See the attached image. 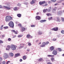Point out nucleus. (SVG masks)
Returning a JSON list of instances; mask_svg holds the SVG:
<instances>
[{"label": "nucleus", "instance_id": "nucleus-1", "mask_svg": "<svg viewBox=\"0 0 64 64\" xmlns=\"http://www.w3.org/2000/svg\"><path fill=\"white\" fill-rule=\"evenodd\" d=\"M12 17L9 16H7L6 18V22H9L10 21H11Z\"/></svg>", "mask_w": 64, "mask_h": 64}, {"label": "nucleus", "instance_id": "nucleus-2", "mask_svg": "<svg viewBox=\"0 0 64 64\" xmlns=\"http://www.w3.org/2000/svg\"><path fill=\"white\" fill-rule=\"evenodd\" d=\"M17 47V46L14 44H12L10 46V48L12 50H15Z\"/></svg>", "mask_w": 64, "mask_h": 64}, {"label": "nucleus", "instance_id": "nucleus-3", "mask_svg": "<svg viewBox=\"0 0 64 64\" xmlns=\"http://www.w3.org/2000/svg\"><path fill=\"white\" fill-rule=\"evenodd\" d=\"M8 25L11 28H13L14 27V23L13 22L11 21L9 23Z\"/></svg>", "mask_w": 64, "mask_h": 64}, {"label": "nucleus", "instance_id": "nucleus-4", "mask_svg": "<svg viewBox=\"0 0 64 64\" xmlns=\"http://www.w3.org/2000/svg\"><path fill=\"white\" fill-rule=\"evenodd\" d=\"M49 43V42H44L42 44V45L40 46V47H44V46H45V45H47Z\"/></svg>", "mask_w": 64, "mask_h": 64}, {"label": "nucleus", "instance_id": "nucleus-5", "mask_svg": "<svg viewBox=\"0 0 64 64\" xmlns=\"http://www.w3.org/2000/svg\"><path fill=\"white\" fill-rule=\"evenodd\" d=\"M3 57L5 59H7L8 57V55L7 54L5 53L4 54Z\"/></svg>", "mask_w": 64, "mask_h": 64}, {"label": "nucleus", "instance_id": "nucleus-6", "mask_svg": "<svg viewBox=\"0 0 64 64\" xmlns=\"http://www.w3.org/2000/svg\"><path fill=\"white\" fill-rule=\"evenodd\" d=\"M52 54L54 55H56L57 54V52L55 50H54L52 52Z\"/></svg>", "mask_w": 64, "mask_h": 64}, {"label": "nucleus", "instance_id": "nucleus-7", "mask_svg": "<svg viewBox=\"0 0 64 64\" xmlns=\"http://www.w3.org/2000/svg\"><path fill=\"white\" fill-rule=\"evenodd\" d=\"M55 48L53 46H52L50 47V50L52 51H53V50H54V49Z\"/></svg>", "mask_w": 64, "mask_h": 64}, {"label": "nucleus", "instance_id": "nucleus-8", "mask_svg": "<svg viewBox=\"0 0 64 64\" xmlns=\"http://www.w3.org/2000/svg\"><path fill=\"white\" fill-rule=\"evenodd\" d=\"M58 28L56 27V28H52V31H58Z\"/></svg>", "mask_w": 64, "mask_h": 64}, {"label": "nucleus", "instance_id": "nucleus-9", "mask_svg": "<svg viewBox=\"0 0 64 64\" xmlns=\"http://www.w3.org/2000/svg\"><path fill=\"white\" fill-rule=\"evenodd\" d=\"M3 7L4 8H6V9L8 10H10V8L8 6H3Z\"/></svg>", "mask_w": 64, "mask_h": 64}, {"label": "nucleus", "instance_id": "nucleus-10", "mask_svg": "<svg viewBox=\"0 0 64 64\" xmlns=\"http://www.w3.org/2000/svg\"><path fill=\"white\" fill-rule=\"evenodd\" d=\"M46 20H40V23H43V22H46Z\"/></svg>", "mask_w": 64, "mask_h": 64}, {"label": "nucleus", "instance_id": "nucleus-11", "mask_svg": "<svg viewBox=\"0 0 64 64\" xmlns=\"http://www.w3.org/2000/svg\"><path fill=\"white\" fill-rule=\"evenodd\" d=\"M36 19H37V20H40L41 19V17L39 16H37L36 17Z\"/></svg>", "mask_w": 64, "mask_h": 64}, {"label": "nucleus", "instance_id": "nucleus-12", "mask_svg": "<svg viewBox=\"0 0 64 64\" xmlns=\"http://www.w3.org/2000/svg\"><path fill=\"white\" fill-rule=\"evenodd\" d=\"M12 32H13L14 33H15L16 34H18V31H15V30H12Z\"/></svg>", "mask_w": 64, "mask_h": 64}, {"label": "nucleus", "instance_id": "nucleus-13", "mask_svg": "<svg viewBox=\"0 0 64 64\" xmlns=\"http://www.w3.org/2000/svg\"><path fill=\"white\" fill-rule=\"evenodd\" d=\"M9 55L10 56H11L12 57H13L14 55V54L12 52H11L9 54Z\"/></svg>", "mask_w": 64, "mask_h": 64}, {"label": "nucleus", "instance_id": "nucleus-14", "mask_svg": "<svg viewBox=\"0 0 64 64\" xmlns=\"http://www.w3.org/2000/svg\"><path fill=\"white\" fill-rule=\"evenodd\" d=\"M45 2H46L45 1H44L42 2H40V5H42V4H44V3H45Z\"/></svg>", "mask_w": 64, "mask_h": 64}, {"label": "nucleus", "instance_id": "nucleus-15", "mask_svg": "<svg viewBox=\"0 0 64 64\" xmlns=\"http://www.w3.org/2000/svg\"><path fill=\"white\" fill-rule=\"evenodd\" d=\"M18 9H19V8H17L16 7H15L14 8V10L16 11V10H18Z\"/></svg>", "mask_w": 64, "mask_h": 64}, {"label": "nucleus", "instance_id": "nucleus-16", "mask_svg": "<svg viewBox=\"0 0 64 64\" xmlns=\"http://www.w3.org/2000/svg\"><path fill=\"white\" fill-rule=\"evenodd\" d=\"M20 55V54H16L15 55V57H18V56H19Z\"/></svg>", "mask_w": 64, "mask_h": 64}, {"label": "nucleus", "instance_id": "nucleus-17", "mask_svg": "<svg viewBox=\"0 0 64 64\" xmlns=\"http://www.w3.org/2000/svg\"><path fill=\"white\" fill-rule=\"evenodd\" d=\"M25 30H26L25 28H24V27L22 28V32H23L24 31H25Z\"/></svg>", "mask_w": 64, "mask_h": 64}, {"label": "nucleus", "instance_id": "nucleus-18", "mask_svg": "<svg viewBox=\"0 0 64 64\" xmlns=\"http://www.w3.org/2000/svg\"><path fill=\"white\" fill-rule=\"evenodd\" d=\"M57 21H58V22H60L61 20H60V19L59 18V17H57Z\"/></svg>", "mask_w": 64, "mask_h": 64}, {"label": "nucleus", "instance_id": "nucleus-19", "mask_svg": "<svg viewBox=\"0 0 64 64\" xmlns=\"http://www.w3.org/2000/svg\"><path fill=\"white\" fill-rule=\"evenodd\" d=\"M30 3L31 4H34V3H35V1H34V0H32Z\"/></svg>", "mask_w": 64, "mask_h": 64}, {"label": "nucleus", "instance_id": "nucleus-20", "mask_svg": "<svg viewBox=\"0 0 64 64\" xmlns=\"http://www.w3.org/2000/svg\"><path fill=\"white\" fill-rule=\"evenodd\" d=\"M22 59H23V60H26V59H27V58L25 56H24L22 57Z\"/></svg>", "mask_w": 64, "mask_h": 64}, {"label": "nucleus", "instance_id": "nucleus-21", "mask_svg": "<svg viewBox=\"0 0 64 64\" xmlns=\"http://www.w3.org/2000/svg\"><path fill=\"white\" fill-rule=\"evenodd\" d=\"M62 13V12L61 11H60V12H58V15H60Z\"/></svg>", "mask_w": 64, "mask_h": 64}, {"label": "nucleus", "instance_id": "nucleus-22", "mask_svg": "<svg viewBox=\"0 0 64 64\" xmlns=\"http://www.w3.org/2000/svg\"><path fill=\"white\" fill-rule=\"evenodd\" d=\"M48 57H54V55H48Z\"/></svg>", "mask_w": 64, "mask_h": 64}, {"label": "nucleus", "instance_id": "nucleus-23", "mask_svg": "<svg viewBox=\"0 0 64 64\" xmlns=\"http://www.w3.org/2000/svg\"><path fill=\"white\" fill-rule=\"evenodd\" d=\"M51 60L52 62H53V61H54V60H55V59H54V58H52L51 59Z\"/></svg>", "mask_w": 64, "mask_h": 64}, {"label": "nucleus", "instance_id": "nucleus-24", "mask_svg": "<svg viewBox=\"0 0 64 64\" xmlns=\"http://www.w3.org/2000/svg\"><path fill=\"white\" fill-rule=\"evenodd\" d=\"M17 16L18 17H21V14H17Z\"/></svg>", "mask_w": 64, "mask_h": 64}, {"label": "nucleus", "instance_id": "nucleus-25", "mask_svg": "<svg viewBox=\"0 0 64 64\" xmlns=\"http://www.w3.org/2000/svg\"><path fill=\"white\" fill-rule=\"evenodd\" d=\"M46 15L48 16H51V14H50V13H47L46 14Z\"/></svg>", "mask_w": 64, "mask_h": 64}, {"label": "nucleus", "instance_id": "nucleus-26", "mask_svg": "<svg viewBox=\"0 0 64 64\" xmlns=\"http://www.w3.org/2000/svg\"><path fill=\"white\" fill-rule=\"evenodd\" d=\"M47 10V9H44L43 10V12H44V13L45 12H46V11Z\"/></svg>", "mask_w": 64, "mask_h": 64}, {"label": "nucleus", "instance_id": "nucleus-27", "mask_svg": "<svg viewBox=\"0 0 64 64\" xmlns=\"http://www.w3.org/2000/svg\"><path fill=\"white\" fill-rule=\"evenodd\" d=\"M58 49L60 52L62 51V49L60 48H58Z\"/></svg>", "mask_w": 64, "mask_h": 64}, {"label": "nucleus", "instance_id": "nucleus-28", "mask_svg": "<svg viewBox=\"0 0 64 64\" xmlns=\"http://www.w3.org/2000/svg\"><path fill=\"white\" fill-rule=\"evenodd\" d=\"M31 36L29 34H28L26 36V37L27 38H29L30 37V36Z\"/></svg>", "mask_w": 64, "mask_h": 64}, {"label": "nucleus", "instance_id": "nucleus-29", "mask_svg": "<svg viewBox=\"0 0 64 64\" xmlns=\"http://www.w3.org/2000/svg\"><path fill=\"white\" fill-rule=\"evenodd\" d=\"M38 33L39 35H41V34H42V32H40V31H39L38 32Z\"/></svg>", "mask_w": 64, "mask_h": 64}, {"label": "nucleus", "instance_id": "nucleus-30", "mask_svg": "<svg viewBox=\"0 0 64 64\" xmlns=\"http://www.w3.org/2000/svg\"><path fill=\"white\" fill-rule=\"evenodd\" d=\"M8 27L7 26L4 27V29H8Z\"/></svg>", "mask_w": 64, "mask_h": 64}, {"label": "nucleus", "instance_id": "nucleus-31", "mask_svg": "<svg viewBox=\"0 0 64 64\" xmlns=\"http://www.w3.org/2000/svg\"><path fill=\"white\" fill-rule=\"evenodd\" d=\"M17 5L18 6H21V4L18 3V4H17Z\"/></svg>", "mask_w": 64, "mask_h": 64}, {"label": "nucleus", "instance_id": "nucleus-32", "mask_svg": "<svg viewBox=\"0 0 64 64\" xmlns=\"http://www.w3.org/2000/svg\"><path fill=\"white\" fill-rule=\"evenodd\" d=\"M29 42H28V45L29 46H30L31 45V44L30 43H29Z\"/></svg>", "mask_w": 64, "mask_h": 64}, {"label": "nucleus", "instance_id": "nucleus-33", "mask_svg": "<svg viewBox=\"0 0 64 64\" xmlns=\"http://www.w3.org/2000/svg\"><path fill=\"white\" fill-rule=\"evenodd\" d=\"M61 20L62 22H64V18H62Z\"/></svg>", "mask_w": 64, "mask_h": 64}, {"label": "nucleus", "instance_id": "nucleus-34", "mask_svg": "<svg viewBox=\"0 0 64 64\" xmlns=\"http://www.w3.org/2000/svg\"><path fill=\"white\" fill-rule=\"evenodd\" d=\"M3 26H4L2 25L1 26L0 28V29L1 30H2V29H3Z\"/></svg>", "mask_w": 64, "mask_h": 64}, {"label": "nucleus", "instance_id": "nucleus-35", "mask_svg": "<svg viewBox=\"0 0 64 64\" xmlns=\"http://www.w3.org/2000/svg\"><path fill=\"white\" fill-rule=\"evenodd\" d=\"M30 27H35V26L34 25H32L30 26Z\"/></svg>", "mask_w": 64, "mask_h": 64}, {"label": "nucleus", "instance_id": "nucleus-36", "mask_svg": "<svg viewBox=\"0 0 64 64\" xmlns=\"http://www.w3.org/2000/svg\"><path fill=\"white\" fill-rule=\"evenodd\" d=\"M42 60H43V59L42 58H40L39 59V61H42Z\"/></svg>", "mask_w": 64, "mask_h": 64}, {"label": "nucleus", "instance_id": "nucleus-37", "mask_svg": "<svg viewBox=\"0 0 64 64\" xmlns=\"http://www.w3.org/2000/svg\"><path fill=\"white\" fill-rule=\"evenodd\" d=\"M10 62V61H8L6 62V64H8Z\"/></svg>", "mask_w": 64, "mask_h": 64}, {"label": "nucleus", "instance_id": "nucleus-38", "mask_svg": "<svg viewBox=\"0 0 64 64\" xmlns=\"http://www.w3.org/2000/svg\"><path fill=\"white\" fill-rule=\"evenodd\" d=\"M52 17H51L50 18H49L48 19L49 20H51V19H52Z\"/></svg>", "mask_w": 64, "mask_h": 64}, {"label": "nucleus", "instance_id": "nucleus-39", "mask_svg": "<svg viewBox=\"0 0 64 64\" xmlns=\"http://www.w3.org/2000/svg\"><path fill=\"white\" fill-rule=\"evenodd\" d=\"M7 47L8 48L10 49V48H11V46H10L9 45H8L7 46Z\"/></svg>", "mask_w": 64, "mask_h": 64}, {"label": "nucleus", "instance_id": "nucleus-40", "mask_svg": "<svg viewBox=\"0 0 64 64\" xmlns=\"http://www.w3.org/2000/svg\"><path fill=\"white\" fill-rule=\"evenodd\" d=\"M23 47H24L23 46H21L19 48V49H21L22 48H23Z\"/></svg>", "mask_w": 64, "mask_h": 64}, {"label": "nucleus", "instance_id": "nucleus-41", "mask_svg": "<svg viewBox=\"0 0 64 64\" xmlns=\"http://www.w3.org/2000/svg\"><path fill=\"white\" fill-rule=\"evenodd\" d=\"M61 32L62 34H64V31L63 30H62L61 31Z\"/></svg>", "mask_w": 64, "mask_h": 64}, {"label": "nucleus", "instance_id": "nucleus-42", "mask_svg": "<svg viewBox=\"0 0 64 64\" xmlns=\"http://www.w3.org/2000/svg\"><path fill=\"white\" fill-rule=\"evenodd\" d=\"M18 26H19L20 27H21L22 26L21 25V24H18Z\"/></svg>", "mask_w": 64, "mask_h": 64}, {"label": "nucleus", "instance_id": "nucleus-43", "mask_svg": "<svg viewBox=\"0 0 64 64\" xmlns=\"http://www.w3.org/2000/svg\"><path fill=\"white\" fill-rule=\"evenodd\" d=\"M18 38H20V37H22V36L20 35H19L18 36Z\"/></svg>", "mask_w": 64, "mask_h": 64}, {"label": "nucleus", "instance_id": "nucleus-44", "mask_svg": "<svg viewBox=\"0 0 64 64\" xmlns=\"http://www.w3.org/2000/svg\"><path fill=\"white\" fill-rule=\"evenodd\" d=\"M8 41H11V38H8Z\"/></svg>", "mask_w": 64, "mask_h": 64}, {"label": "nucleus", "instance_id": "nucleus-45", "mask_svg": "<svg viewBox=\"0 0 64 64\" xmlns=\"http://www.w3.org/2000/svg\"><path fill=\"white\" fill-rule=\"evenodd\" d=\"M51 1H52L53 2H55L56 1V0H51Z\"/></svg>", "mask_w": 64, "mask_h": 64}, {"label": "nucleus", "instance_id": "nucleus-46", "mask_svg": "<svg viewBox=\"0 0 64 64\" xmlns=\"http://www.w3.org/2000/svg\"><path fill=\"white\" fill-rule=\"evenodd\" d=\"M56 38H53L52 39V41H56Z\"/></svg>", "mask_w": 64, "mask_h": 64}, {"label": "nucleus", "instance_id": "nucleus-47", "mask_svg": "<svg viewBox=\"0 0 64 64\" xmlns=\"http://www.w3.org/2000/svg\"><path fill=\"white\" fill-rule=\"evenodd\" d=\"M3 41L2 40H0V43H3Z\"/></svg>", "mask_w": 64, "mask_h": 64}, {"label": "nucleus", "instance_id": "nucleus-48", "mask_svg": "<svg viewBox=\"0 0 64 64\" xmlns=\"http://www.w3.org/2000/svg\"><path fill=\"white\" fill-rule=\"evenodd\" d=\"M51 11V9H49L47 10L48 12H50Z\"/></svg>", "mask_w": 64, "mask_h": 64}, {"label": "nucleus", "instance_id": "nucleus-49", "mask_svg": "<svg viewBox=\"0 0 64 64\" xmlns=\"http://www.w3.org/2000/svg\"><path fill=\"white\" fill-rule=\"evenodd\" d=\"M2 60V58L1 57H0V61Z\"/></svg>", "mask_w": 64, "mask_h": 64}, {"label": "nucleus", "instance_id": "nucleus-50", "mask_svg": "<svg viewBox=\"0 0 64 64\" xmlns=\"http://www.w3.org/2000/svg\"><path fill=\"white\" fill-rule=\"evenodd\" d=\"M16 37V36L15 35V36H13L12 37V38H15V37Z\"/></svg>", "mask_w": 64, "mask_h": 64}, {"label": "nucleus", "instance_id": "nucleus-51", "mask_svg": "<svg viewBox=\"0 0 64 64\" xmlns=\"http://www.w3.org/2000/svg\"><path fill=\"white\" fill-rule=\"evenodd\" d=\"M27 51H28V52H29L30 51V49H28L27 50Z\"/></svg>", "mask_w": 64, "mask_h": 64}, {"label": "nucleus", "instance_id": "nucleus-52", "mask_svg": "<svg viewBox=\"0 0 64 64\" xmlns=\"http://www.w3.org/2000/svg\"><path fill=\"white\" fill-rule=\"evenodd\" d=\"M47 64H52L51 62H49L47 63Z\"/></svg>", "mask_w": 64, "mask_h": 64}, {"label": "nucleus", "instance_id": "nucleus-53", "mask_svg": "<svg viewBox=\"0 0 64 64\" xmlns=\"http://www.w3.org/2000/svg\"><path fill=\"white\" fill-rule=\"evenodd\" d=\"M9 49H10V48H6V50H8V51H9Z\"/></svg>", "mask_w": 64, "mask_h": 64}, {"label": "nucleus", "instance_id": "nucleus-54", "mask_svg": "<svg viewBox=\"0 0 64 64\" xmlns=\"http://www.w3.org/2000/svg\"><path fill=\"white\" fill-rule=\"evenodd\" d=\"M24 4L25 5H28V3L27 2H26L24 3Z\"/></svg>", "mask_w": 64, "mask_h": 64}, {"label": "nucleus", "instance_id": "nucleus-55", "mask_svg": "<svg viewBox=\"0 0 64 64\" xmlns=\"http://www.w3.org/2000/svg\"><path fill=\"white\" fill-rule=\"evenodd\" d=\"M4 37H5V35H2V38H4Z\"/></svg>", "mask_w": 64, "mask_h": 64}, {"label": "nucleus", "instance_id": "nucleus-56", "mask_svg": "<svg viewBox=\"0 0 64 64\" xmlns=\"http://www.w3.org/2000/svg\"><path fill=\"white\" fill-rule=\"evenodd\" d=\"M22 59H20V62H22Z\"/></svg>", "mask_w": 64, "mask_h": 64}, {"label": "nucleus", "instance_id": "nucleus-57", "mask_svg": "<svg viewBox=\"0 0 64 64\" xmlns=\"http://www.w3.org/2000/svg\"><path fill=\"white\" fill-rule=\"evenodd\" d=\"M5 4H6L8 6V5H9V4H8V2H7Z\"/></svg>", "mask_w": 64, "mask_h": 64}, {"label": "nucleus", "instance_id": "nucleus-58", "mask_svg": "<svg viewBox=\"0 0 64 64\" xmlns=\"http://www.w3.org/2000/svg\"><path fill=\"white\" fill-rule=\"evenodd\" d=\"M56 9H55V8H54L53 9V10L54 11H56Z\"/></svg>", "mask_w": 64, "mask_h": 64}, {"label": "nucleus", "instance_id": "nucleus-59", "mask_svg": "<svg viewBox=\"0 0 64 64\" xmlns=\"http://www.w3.org/2000/svg\"><path fill=\"white\" fill-rule=\"evenodd\" d=\"M58 5V4H54L55 6H56V5Z\"/></svg>", "mask_w": 64, "mask_h": 64}, {"label": "nucleus", "instance_id": "nucleus-60", "mask_svg": "<svg viewBox=\"0 0 64 64\" xmlns=\"http://www.w3.org/2000/svg\"><path fill=\"white\" fill-rule=\"evenodd\" d=\"M47 5V4H45V5L44 6H46Z\"/></svg>", "mask_w": 64, "mask_h": 64}, {"label": "nucleus", "instance_id": "nucleus-61", "mask_svg": "<svg viewBox=\"0 0 64 64\" xmlns=\"http://www.w3.org/2000/svg\"><path fill=\"white\" fill-rule=\"evenodd\" d=\"M2 8V6L0 5V8Z\"/></svg>", "mask_w": 64, "mask_h": 64}, {"label": "nucleus", "instance_id": "nucleus-62", "mask_svg": "<svg viewBox=\"0 0 64 64\" xmlns=\"http://www.w3.org/2000/svg\"><path fill=\"white\" fill-rule=\"evenodd\" d=\"M49 9H50V10H51V7H50L49 8Z\"/></svg>", "mask_w": 64, "mask_h": 64}, {"label": "nucleus", "instance_id": "nucleus-63", "mask_svg": "<svg viewBox=\"0 0 64 64\" xmlns=\"http://www.w3.org/2000/svg\"><path fill=\"white\" fill-rule=\"evenodd\" d=\"M64 0H60L61 2H62V1H64Z\"/></svg>", "mask_w": 64, "mask_h": 64}, {"label": "nucleus", "instance_id": "nucleus-64", "mask_svg": "<svg viewBox=\"0 0 64 64\" xmlns=\"http://www.w3.org/2000/svg\"><path fill=\"white\" fill-rule=\"evenodd\" d=\"M62 5H64V3H62Z\"/></svg>", "mask_w": 64, "mask_h": 64}]
</instances>
